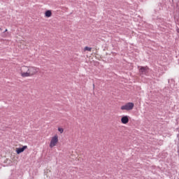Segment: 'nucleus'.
<instances>
[{
    "mask_svg": "<svg viewBox=\"0 0 179 179\" xmlns=\"http://www.w3.org/2000/svg\"><path fill=\"white\" fill-rule=\"evenodd\" d=\"M121 122H122V124L127 125V124H128V122H129V116H128V115L122 116L121 118Z\"/></svg>",
    "mask_w": 179,
    "mask_h": 179,
    "instance_id": "obj_6",
    "label": "nucleus"
},
{
    "mask_svg": "<svg viewBox=\"0 0 179 179\" xmlns=\"http://www.w3.org/2000/svg\"><path fill=\"white\" fill-rule=\"evenodd\" d=\"M134 107L135 103L132 102H128L124 105L122 106L120 109L122 110V111H131V110H134Z\"/></svg>",
    "mask_w": 179,
    "mask_h": 179,
    "instance_id": "obj_3",
    "label": "nucleus"
},
{
    "mask_svg": "<svg viewBox=\"0 0 179 179\" xmlns=\"http://www.w3.org/2000/svg\"><path fill=\"white\" fill-rule=\"evenodd\" d=\"M52 15V13H51V10H48L47 11H45V17H51Z\"/></svg>",
    "mask_w": 179,
    "mask_h": 179,
    "instance_id": "obj_7",
    "label": "nucleus"
},
{
    "mask_svg": "<svg viewBox=\"0 0 179 179\" xmlns=\"http://www.w3.org/2000/svg\"><path fill=\"white\" fill-rule=\"evenodd\" d=\"M57 130L60 134H64V129L62 127H58Z\"/></svg>",
    "mask_w": 179,
    "mask_h": 179,
    "instance_id": "obj_9",
    "label": "nucleus"
},
{
    "mask_svg": "<svg viewBox=\"0 0 179 179\" xmlns=\"http://www.w3.org/2000/svg\"><path fill=\"white\" fill-rule=\"evenodd\" d=\"M148 69H149V68L148 66H141L139 69L140 76H142V78H143V76H145H145L148 75Z\"/></svg>",
    "mask_w": 179,
    "mask_h": 179,
    "instance_id": "obj_4",
    "label": "nucleus"
},
{
    "mask_svg": "<svg viewBox=\"0 0 179 179\" xmlns=\"http://www.w3.org/2000/svg\"><path fill=\"white\" fill-rule=\"evenodd\" d=\"M59 143V138L58 137V134H55L50 138L49 148H50V149H52V148H55V146H57V145H58Z\"/></svg>",
    "mask_w": 179,
    "mask_h": 179,
    "instance_id": "obj_2",
    "label": "nucleus"
},
{
    "mask_svg": "<svg viewBox=\"0 0 179 179\" xmlns=\"http://www.w3.org/2000/svg\"><path fill=\"white\" fill-rule=\"evenodd\" d=\"M5 31H8V29H6Z\"/></svg>",
    "mask_w": 179,
    "mask_h": 179,
    "instance_id": "obj_10",
    "label": "nucleus"
},
{
    "mask_svg": "<svg viewBox=\"0 0 179 179\" xmlns=\"http://www.w3.org/2000/svg\"><path fill=\"white\" fill-rule=\"evenodd\" d=\"M26 149H27V145H23L22 148H16L15 152L17 155H20V153H23Z\"/></svg>",
    "mask_w": 179,
    "mask_h": 179,
    "instance_id": "obj_5",
    "label": "nucleus"
},
{
    "mask_svg": "<svg viewBox=\"0 0 179 179\" xmlns=\"http://www.w3.org/2000/svg\"><path fill=\"white\" fill-rule=\"evenodd\" d=\"M38 72V69L34 66H22L20 69L21 76L22 78H29L36 75Z\"/></svg>",
    "mask_w": 179,
    "mask_h": 179,
    "instance_id": "obj_1",
    "label": "nucleus"
},
{
    "mask_svg": "<svg viewBox=\"0 0 179 179\" xmlns=\"http://www.w3.org/2000/svg\"><path fill=\"white\" fill-rule=\"evenodd\" d=\"M84 51H92V48H89L88 46L85 47Z\"/></svg>",
    "mask_w": 179,
    "mask_h": 179,
    "instance_id": "obj_8",
    "label": "nucleus"
}]
</instances>
